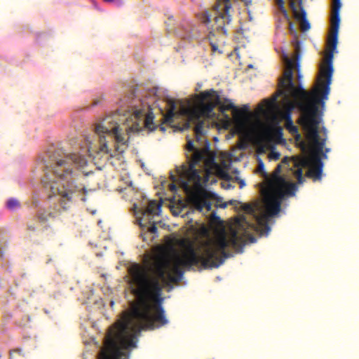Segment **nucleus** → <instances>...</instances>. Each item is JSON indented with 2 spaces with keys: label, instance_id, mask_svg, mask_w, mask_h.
<instances>
[{
  "label": "nucleus",
  "instance_id": "obj_6",
  "mask_svg": "<svg viewBox=\"0 0 359 359\" xmlns=\"http://www.w3.org/2000/svg\"><path fill=\"white\" fill-rule=\"evenodd\" d=\"M297 186L294 182H287L283 177H276L272 191L265 198L266 212L256 216V225L260 231L268 233L269 219L279 213L281 201L285 195L294 196Z\"/></svg>",
  "mask_w": 359,
  "mask_h": 359
},
{
  "label": "nucleus",
  "instance_id": "obj_39",
  "mask_svg": "<svg viewBox=\"0 0 359 359\" xmlns=\"http://www.w3.org/2000/svg\"><path fill=\"white\" fill-rule=\"evenodd\" d=\"M291 1H294V0H290V2H291Z\"/></svg>",
  "mask_w": 359,
  "mask_h": 359
},
{
  "label": "nucleus",
  "instance_id": "obj_27",
  "mask_svg": "<svg viewBox=\"0 0 359 359\" xmlns=\"http://www.w3.org/2000/svg\"><path fill=\"white\" fill-rule=\"evenodd\" d=\"M116 6H121L123 5V0H114L113 1Z\"/></svg>",
  "mask_w": 359,
  "mask_h": 359
},
{
  "label": "nucleus",
  "instance_id": "obj_16",
  "mask_svg": "<svg viewBox=\"0 0 359 359\" xmlns=\"http://www.w3.org/2000/svg\"><path fill=\"white\" fill-rule=\"evenodd\" d=\"M161 204L156 201H150L147 205L145 212L149 215H158L161 210Z\"/></svg>",
  "mask_w": 359,
  "mask_h": 359
},
{
  "label": "nucleus",
  "instance_id": "obj_32",
  "mask_svg": "<svg viewBox=\"0 0 359 359\" xmlns=\"http://www.w3.org/2000/svg\"><path fill=\"white\" fill-rule=\"evenodd\" d=\"M220 172H221V175H222V177H228V174L226 172H224V171L221 170Z\"/></svg>",
  "mask_w": 359,
  "mask_h": 359
},
{
  "label": "nucleus",
  "instance_id": "obj_13",
  "mask_svg": "<svg viewBox=\"0 0 359 359\" xmlns=\"http://www.w3.org/2000/svg\"><path fill=\"white\" fill-rule=\"evenodd\" d=\"M298 4L299 8L301 10V13H298L295 3L294 1L290 2V7L291 8L292 12L294 13V17L300 20V29L302 32H306L310 29L311 25L308 20L306 19V13L303 8L302 6V1L298 0Z\"/></svg>",
  "mask_w": 359,
  "mask_h": 359
},
{
  "label": "nucleus",
  "instance_id": "obj_3",
  "mask_svg": "<svg viewBox=\"0 0 359 359\" xmlns=\"http://www.w3.org/2000/svg\"><path fill=\"white\" fill-rule=\"evenodd\" d=\"M288 61L287 68L285 73V77L287 83L285 85L283 80L281 83L283 88L279 90L278 95H283V106L286 111L285 118V128L293 135H295L297 139H300L298 128L293 124L290 117L291 111L295 108L298 107L301 111V116L299 123L303 129L307 133L303 126L302 118L304 116V109L306 107L311 108V107H316V116L318 118V125L321 121V116L319 113L318 105L320 104H324V101L322 98V90L320 88L316 86L311 91H306L299 83L298 86H295L292 82V73L291 67V61Z\"/></svg>",
  "mask_w": 359,
  "mask_h": 359
},
{
  "label": "nucleus",
  "instance_id": "obj_12",
  "mask_svg": "<svg viewBox=\"0 0 359 359\" xmlns=\"http://www.w3.org/2000/svg\"><path fill=\"white\" fill-rule=\"evenodd\" d=\"M56 217V212L46 210H40L35 216V222H29L27 224V229L30 231H35L39 228L46 229L48 225V221Z\"/></svg>",
  "mask_w": 359,
  "mask_h": 359
},
{
  "label": "nucleus",
  "instance_id": "obj_2",
  "mask_svg": "<svg viewBox=\"0 0 359 359\" xmlns=\"http://www.w3.org/2000/svg\"><path fill=\"white\" fill-rule=\"evenodd\" d=\"M186 149L193 154L191 157L187 154L188 162L176 168L177 177L171 174V180L175 182L178 178L179 184L187 195L191 205L199 212H208L212 208L211 200L215 198V194L203 187L202 177L196 167L205 158L207 163H215V154L210 150V142L207 140L202 149H197L193 141L189 140Z\"/></svg>",
  "mask_w": 359,
  "mask_h": 359
},
{
  "label": "nucleus",
  "instance_id": "obj_35",
  "mask_svg": "<svg viewBox=\"0 0 359 359\" xmlns=\"http://www.w3.org/2000/svg\"><path fill=\"white\" fill-rule=\"evenodd\" d=\"M160 130L164 132L165 130V128L164 126H160Z\"/></svg>",
  "mask_w": 359,
  "mask_h": 359
},
{
  "label": "nucleus",
  "instance_id": "obj_15",
  "mask_svg": "<svg viewBox=\"0 0 359 359\" xmlns=\"http://www.w3.org/2000/svg\"><path fill=\"white\" fill-rule=\"evenodd\" d=\"M341 6L340 0H332L330 22L340 23L339 11Z\"/></svg>",
  "mask_w": 359,
  "mask_h": 359
},
{
  "label": "nucleus",
  "instance_id": "obj_37",
  "mask_svg": "<svg viewBox=\"0 0 359 359\" xmlns=\"http://www.w3.org/2000/svg\"><path fill=\"white\" fill-rule=\"evenodd\" d=\"M33 203H34V205L35 206H37L38 205V202L36 201H34Z\"/></svg>",
  "mask_w": 359,
  "mask_h": 359
},
{
  "label": "nucleus",
  "instance_id": "obj_21",
  "mask_svg": "<svg viewBox=\"0 0 359 359\" xmlns=\"http://www.w3.org/2000/svg\"><path fill=\"white\" fill-rule=\"evenodd\" d=\"M289 22V29L291 33H294V34H297V32H296V29L294 27V25L293 23L289 20H287Z\"/></svg>",
  "mask_w": 359,
  "mask_h": 359
},
{
  "label": "nucleus",
  "instance_id": "obj_36",
  "mask_svg": "<svg viewBox=\"0 0 359 359\" xmlns=\"http://www.w3.org/2000/svg\"><path fill=\"white\" fill-rule=\"evenodd\" d=\"M103 1L105 2H107V3H111L114 1V0H103Z\"/></svg>",
  "mask_w": 359,
  "mask_h": 359
},
{
  "label": "nucleus",
  "instance_id": "obj_33",
  "mask_svg": "<svg viewBox=\"0 0 359 359\" xmlns=\"http://www.w3.org/2000/svg\"><path fill=\"white\" fill-rule=\"evenodd\" d=\"M239 184H240V187L241 188L243 187L245 185V184L243 180H241Z\"/></svg>",
  "mask_w": 359,
  "mask_h": 359
},
{
  "label": "nucleus",
  "instance_id": "obj_29",
  "mask_svg": "<svg viewBox=\"0 0 359 359\" xmlns=\"http://www.w3.org/2000/svg\"><path fill=\"white\" fill-rule=\"evenodd\" d=\"M264 165L263 162L262 161H260L258 164L259 170L262 171L264 170Z\"/></svg>",
  "mask_w": 359,
  "mask_h": 359
},
{
  "label": "nucleus",
  "instance_id": "obj_19",
  "mask_svg": "<svg viewBox=\"0 0 359 359\" xmlns=\"http://www.w3.org/2000/svg\"><path fill=\"white\" fill-rule=\"evenodd\" d=\"M7 208L10 210H13L20 206V203L18 200L11 198L7 201Z\"/></svg>",
  "mask_w": 359,
  "mask_h": 359
},
{
  "label": "nucleus",
  "instance_id": "obj_11",
  "mask_svg": "<svg viewBox=\"0 0 359 359\" xmlns=\"http://www.w3.org/2000/svg\"><path fill=\"white\" fill-rule=\"evenodd\" d=\"M140 111L135 114L136 121L128 128H125V130L129 129L131 132L137 133L142 130L143 128H147L149 131H153L156 128V126L154 123V116L152 113H149L145 117L143 115L140 117Z\"/></svg>",
  "mask_w": 359,
  "mask_h": 359
},
{
  "label": "nucleus",
  "instance_id": "obj_9",
  "mask_svg": "<svg viewBox=\"0 0 359 359\" xmlns=\"http://www.w3.org/2000/svg\"><path fill=\"white\" fill-rule=\"evenodd\" d=\"M231 8L230 0H217L215 5L214 29L218 34L226 36L228 27L231 22L229 11Z\"/></svg>",
  "mask_w": 359,
  "mask_h": 359
},
{
  "label": "nucleus",
  "instance_id": "obj_10",
  "mask_svg": "<svg viewBox=\"0 0 359 359\" xmlns=\"http://www.w3.org/2000/svg\"><path fill=\"white\" fill-rule=\"evenodd\" d=\"M283 62H285V71H284V73H283V77L282 79H280L279 81V88L276 93V94L275 95L273 96V97L270 100H264V103L265 104V107L267 109H273V107H275L276 106V103H277V98L278 96H280V95H278L279 93V90H282L283 88V86L281 83V82L284 80L285 81V85H286L287 83V81L285 77V73L287 70V65H288V61L287 60H290L291 61V67H292V73L293 74V69H295L296 71H297V79L299 81H300L302 76L301 74V72H300V65H299V62H294L293 60L290 59L288 57V56L286 55V54H283ZM281 96H283V95H281Z\"/></svg>",
  "mask_w": 359,
  "mask_h": 359
},
{
  "label": "nucleus",
  "instance_id": "obj_8",
  "mask_svg": "<svg viewBox=\"0 0 359 359\" xmlns=\"http://www.w3.org/2000/svg\"><path fill=\"white\" fill-rule=\"evenodd\" d=\"M339 23L331 22V27L328 37V47L330 53L325 56V64L320 67L316 86L322 90L323 100H327L330 93V86L332 82L333 74L332 58L333 51L336 49L338 41V32Z\"/></svg>",
  "mask_w": 359,
  "mask_h": 359
},
{
  "label": "nucleus",
  "instance_id": "obj_34",
  "mask_svg": "<svg viewBox=\"0 0 359 359\" xmlns=\"http://www.w3.org/2000/svg\"><path fill=\"white\" fill-rule=\"evenodd\" d=\"M3 255H4L3 251H2V250H1V249L0 248V259H2Z\"/></svg>",
  "mask_w": 359,
  "mask_h": 359
},
{
  "label": "nucleus",
  "instance_id": "obj_4",
  "mask_svg": "<svg viewBox=\"0 0 359 359\" xmlns=\"http://www.w3.org/2000/svg\"><path fill=\"white\" fill-rule=\"evenodd\" d=\"M197 104L188 110L191 119L196 121L195 134L197 140L202 137L204 133V122L201 118H210L215 116L214 109L218 106L219 111L224 114L226 111L233 110L236 119L243 118L248 111V107L238 109L230 100L224 98L221 100L218 93L214 89L203 91L196 95Z\"/></svg>",
  "mask_w": 359,
  "mask_h": 359
},
{
  "label": "nucleus",
  "instance_id": "obj_17",
  "mask_svg": "<svg viewBox=\"0 0 359 359\" xmlns=\"http://www.w3.org/2000/svg\"><path fill=\"white\" fill-rule=\"evenodd\" d=\"M276 4L278 7L279 11L282 13L284 18L286 20H289V14L285 8V3L283 0H276Z\"/></svg>",
  "mask_w": 359,
  "mask_h": 359
},
{
  "label": "nucleus",
  "instance_id": "obj_26",
  "mask_svg": "<svg viewBox=\"0 0 359 359\" xmlns=\"http://www.w3.org/2000/svg\"><path fill=\"white\" fill-rule=\"evenodd\" d=\"M280 165H278L276 167V170H275V172H276V176L274 177L273 180H275V179H276V177H279V176L278 175V172H280ZM273 182H274V181H273ZM272 184H273V183H272ZM271 188H273V185H271Z\"/></svg>",
  "mask_w": 359,
  "mask_h": 359
},
{
  "label": "nucleus",
  "instance_id": "obj_7",
  "mask_svg": "<svg viewBox=\"0 0 359 359\" xmlns=\"http://www.w3.org/2000/svg\"><path fill=\"white\" fill-rule=\"evenodd\" d=\"M118 116L116 114L109 115L104 118L100 122L96 124L95 132L99 136L100 152L109 154V150L107 147L106 137L114 138L116 142V151L118 153H123L125 149L126 142L123 136L118 123Z\"/></svg>",
  "mask_w": 359,
  "mask_h": 359
},
{
  "label": "nucleus",
  "instance_id": "obj_23",
  "mask_svg": "<svg viewBox=\"0 0 359 359\" xmlns=\"http://www.w3.org/2000/svg\"><path fill=\"white\" fill-rule=\"evenodd\" d=\"M157 231H158V229L154 224L153 225H151L149 229V231L152 233H156Z\"/></svg>",
  "mask_w": 359,
  "mask_h": 359
},
{
  "label": "nucleus",
  "instance_id": "obj_1",
  "mask_svg": "<svg viewBox=\"0 0 359 359\" xmlns=\"http://www.w3.org/2000/svg\"><path fill=\"white\" fill-rule=\"evenodd\" d=\"M86 164V159L83 156L65 154L57 150L50 156L49 161L45 165L41 182L53 195L60 196L59 203L64 210L71 207L74 195L83 189L76 185V181L77 168Z\"/></svg>",
  "mask_w": 359,
  "mask_h": 359
},
{
  "label": "nucleus",
  "instance_id": "obj_25",
  "mask_svg": "<svg viewBox=\"0 0 359 359\" xmlns=\"http://www.w3.org/2000/svg\"><path fill=\"white\" fill-rule=\"evenodd\" d=\"M270 157L271 158H273L274 159L277 160V159L279 158L280 154L278 153H276V152H271L270 154Z\"/></svg>",
  "mask_w": 359,
  "mask_h": 359
},
{
  "label": "nucleus",
  "instance_id": "obj_28",
  "mask_svg": "<svg viewBox=\"0 0 359 359\" xmlns=\"http://www.w3.org/2000/svg\"><path fill=\"white\" fill-rule=\"evenodd\" d=\"M210 45L212 47V51L215 52L217 50V46L215 43H214L212 40L210 41Z\"/></svg>",
  "mask_w": 359,
  "mask_h": 359
},
{
  "label": "nucleus",
  "instance_id": "obj_20",
  "mask_svg": "<svg viewBox=\"0 0 359 359\" xmlns=\"http://www.w3.org/2000/svg\"><path fill=\"white\" fill-rule=\"evenodd\" d=\"M294 175L299 184H302L304 182L302 170L301 168H298L295 171Z\"/></svg>",
  "mask_w": 359,
  "mask_h": 359
},
{
  "label": "nucleus",
  "instance_id": "obj_18",
  "mask_svg": "<svg viewBox=\"0 0 359 359\" xmlns=\"http://www.w3.org/2000/svg\"><path fill=\"white\" fill-rule=\"evenodd\" d=\"M243 210L250 215H252L256 220L255 208L250 204H244L243 205Z\"/></svg>",
  "mask_w": 359,
  "mask_h": 359
},
{
  "label": "nucleus",
  "instance_id": "obj_5",
  "mask_svg": "<svg viewBox=\"0 0 359 359\" xmlns=\"http://www.w3.org/2000/svg\"><path fill=\"white\" fill-rule=\"evenodd\" d=\"M316 107H306L302 118L303 126L307 131V140L311 143V154L310 156L302 157L299 163L304 167H309L306 176L314 181L320 180L322 177L323 163L321 156L327 158L323 153L326 139H320L318 131V118L316 116Z\"/></svg>",
  "mask_w": 359,
  "mask_h": 359
},
{
  "label": "nucleus",
  "instance_id": "obj_24",
  "mask_svg": "<svg viewBox=\"0 0 359 359\" xmlns=\"http://www.w3.org/2000/svg\"><path fill=\"white\" fill-rule=\"evenodd\" d=\"M301 149L304 152H306L307 151L308 146L304 142H301Z\"/></svg>",
  "mask_w": 359,
  "mask_h": 359
},
{
  "label": "nucleus",
  "instance_id": "obj_38",
  "mask_svg": "<svg viewBox=\"0 0 359 359\" xmlns=\"http://www.w3.org/2000/svg\"><path fill=\"white\" fill-rule=\"evenodd\" d=\"M329 151H330V149L326 148V149H325V153H327V152H329Z\"/></svg>",
  "mask_w": 359,
  "mask_h": 359
},
{
  "label": "nucleus",
  "instance_id": "obj_31",
  "mask_svg": "<svg viewBox=\"0 0 359 359\" xmlns=\"http://www.w3.org/2000/svg\"><path fill=\"white\" fill-rule=\"evenodd\" d=\"M210 22V16L207 15L205 16V20H204V22H205V23H208V22Z\"/></svg>",
  "mask_w": 359,
  "mask_h": 359
},
{
  "label": "nucleus",
  "instance_id": "obj_30",
  "mask_svg": "<svg viewBox=\"0 0 359 359\" xmlns=\"http://www.w3.org/2000/svg\"><path fill=\"white\" fill-rule=\"evenodd\" d=\"M170 189L172 191L176 190V186L173 183L170 185Z\"/></svg>",
  "mask_w": 359,
  "mask_h": 359
},
{
  "label": "nucleus",
  "instance_id": "obj_14",
  "mask_svg": "<svg viewBox=\"0 0 359 359\" xmlns=\"http://www.w3.org/2000/svg\"><path fill=\"white\" fill-rule=\"evenodd\" d=\"M167 112L163 115V123L172 124L174 123V117L176 115V103L171 98H166Z\"/></svg>",
  "mask_w": 359,
  "mask_h": 359
},
{
  "label": "nucleus",
  "instance_id": "obj_22",
  "mask_svg": "<svg viewBox=\"0 0 359 359\" xmlns=\"http://www.w3.org/2000/svg\"><path fill=\"white\" fill-rule=\"evenodd\" d=\"M20 352H21V351L20 349L14 350V351H11L10 353L11 359H14L15 354L20 355Z\"/></svg>",
  "mask_w": 359,
  "mask_h": 359
}]
</instances>
